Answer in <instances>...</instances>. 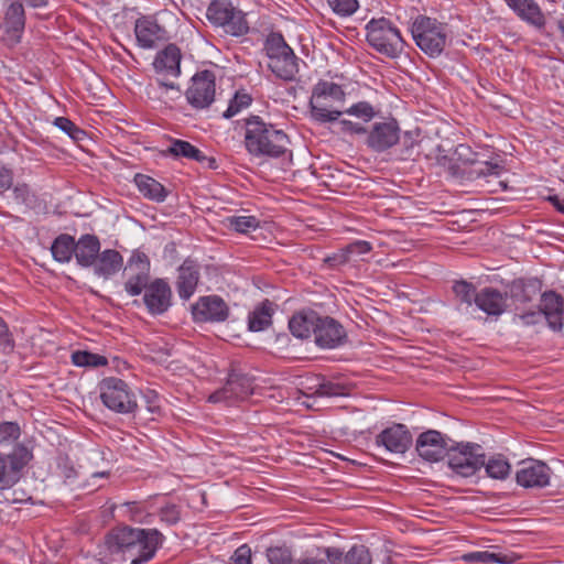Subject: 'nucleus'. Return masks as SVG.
Here are the masks:
<instances>
[{"label":"nucleus","instance_id":"1","mask_svg":"<svg viewBox=\"0 0 564 564\" xmlns=\"http://www.w3.org/2000/svg\"><path fill=\"white\" fill-rule=\"evenodd\" d=\"M164 542L158 529L122 527L113 530L107 539L115 561L128 564H145L151 561Z\"/></svg>","mask_w":564,"mask_h":564},{"label":"nucleus","instance_id":"2","mask_svg":"<svg viewBox=\"0 0 564 564\" xmlns=\"http://www.w3.org/2000/svg\"><path fill=\"white\" fill-rule=\"evenodd\" d=\"M243 143L251 156L278 159L288 151L290 139L284 130L259 116H250L245 119Z\"/></svg>","mask_w":564,"mask_h":564},{"label":"nucleus","instance_id":"3","mask_svg":"<svg viewBox=\"0 0 564 564\" xmlns=\"http://www.w3.org/2000/svg\"><path fill=\"white\" fill-rule=\"evenodd\" d=\"M346 93L341 85L319 79L308 101L311 119L321 124L338 121L343 116Z\"/></svg>","mask_w":564,"mask_h":564},{"label":"nucleus","instance_id":"4","mask_svg":"<svg viewBox=\"0 0 564 564\" xmlns=\"http://www.w3.org/2000/svg\"><path fill=\"white\" fill-rule=\"evenodd\" d=\"M263 51L268 58V68L278 79L286 83L296 80L300 63L304 62L295 55L282 33H269L263 43Z\"/></svg>","mask_w":564,"mask_h":564},{"label":"nucleus","instance_id":"5","mask_svg":"<svg viewBox=\"0 0 564 564\" xmlns=\"http://www.w3.org/2000/svg\"><path fill=\"white\" fill-rule=\"evenodd\" d=\"M365 30L368 44L378 53L389 58H397L403 53L405 41L391 20L384 17L372 18Z\"/></svg>","mask_w":564,"mask_h":564},{"label":"nucleus","instance_id":"6","mask_svg":"<svg viewBox=\"0 0 564 564\" xmlns=\"http://www.w3.org/2000/svg\"><path fill=\"white\" fill-rule=\"evenodd\" d=\"M416 46L429 57H438L448 43L447 24L434 18L417 15L411 25Z\"/></svg>","mask_w":564,"mask_h":564},{"label":"nucleus","instance_id":"7","mask_svg":"<svg viewBox=\"0 0 564 564\" xmlns=\"http://www.w3.org/2000/svg\"><path fill=\"white\" fill-rule=\"evenodd\" d=\"M182 54L175 44H169L162 51L158 52L152 63L155 73L160 76L156 79V87L150 86L156 90L162 97L169 91L175 93V98L181 96V89L174 82L169 78H177L181 75Z\"/></svg>","mask_w":564,"mask_h":564},{"label":"nucleus","instance_id":"8","mask_svg":"<svg viewBox=\"0 0 564 564\" xmlns=\"http://www.w3.org/2000/svg\"><path fill=\"white\" fill-rule=\"evenodd\" d=\"M104 405L119 414H132L138 409V401L129 384L120 378L108 377L99 384Z\"/></svg>","mask_w":564,"mask_h":564},{"label":"nucleus","instance_id":"9","mask_svg":"<svg viewBox=\"0 0 564 564\" xmlns=\"http://www.w3.org/2000/svg\"><path fill=\"white\" fill-rule=\"evenodd\" d=\"M448 466L463 477L475 475L485 465V453L477 443H459L449 448Z\"/></svg>","mask_w":564,"mask_h":564},{"label":"nucleus","instance_id":"10","mask_svg":"<svg viewBox=\"0 0 564 564\" xmlns=\"http://www.w3.org/2000/svg\"><path fill=\"white\" fill-rule=\"evenodd\" d=\"M216 76L213 70L197 72L185 91L187 102L195 109L208 108L215 100Z\"/></svg>","mask_w":564,"mask_h":564},{"label":"nucleus","instance_id":"11","mask_svg":"<svg viewBox=\"0 0 564 564\" xmlns=\"http://www.w3.org/2000/svg\"><path fill=\"white\" fill-rule=\"evenodd\" d=\"M552 470L542 460L528 458L519 464L516 481L527 489H542L551 484Z\"/></svg>","mask_w":564,"mask_h":564},{"label":"nucleus","instance_id":"12","mask_svg":"<svg viewBox=\"0 0 564 564\" xmlns=\"http://www.w3.org/2000/svg\"><path fill=\"white\" fill-rule=\"evenodd\" d=\"M252 390L253 384L250 377L232 371L229 373L226 384L213 392L208 397V401L212 403L226 402L230 404L246 399L252 393Z\"/></svg>","mask_w":564,"mask_h":564},{"label":"nucleus","instance_id":"13","mask_svg":"<svg viewBox=\"0 0 564 564\" xmlns=\"http://www.w3.org/2000/svg\"><path fill=\"white\" fill-rule=\"evenodd\" d=\"M449 438L436 430H427L419 435L415 449L424 460L436 463L449 452Z\"/></svg>","mask_w":564,"mask_h":564},{"label":"nucleus","instance_id":"14","mask_svg":"<svg viewBox=\"0 0 564 564\" xmlns=\"http://www.w3.org/2000/svg\"><path fill=\"white\" fill-rule=\"evenodd\" d=\"M412 434L406 425L393 423L376 436V445L392 454H404L412 445Z\"/></svg>","mask_w":564,"mask_h":564},{"label":"nucleus","instance_id":"15","mask_svg":"<svg viewBox=\"0 0 564 564\" xmlns=\"http://www.w3.org/2000/svg\"><path fill=\"white\" fill-rule=\"evenodd\" d=\"M193 318L202 323H221L229 316V307L218 295L202 296L193 305Z\"/></svg>","mask_w":564,"mask_h":564},{"label":"nucleus","instance_id":"16","mask_svg":"<svg viewBox=\"0 0 564 564\" xmlns=\"http://www.w3.org/2000/svg\"><path fill=\"white\" fill-rule=\"evenodd\" d=\"M137 44L143 50H153L167 40L165 29L152 15H141L134 22Z\"/></svg>","mask_w":564,"mask_h":564},{"label":"nucleus","instance_id":"17","mask_svg":"<svg viewBox=\"0 0 564 564\" xmlns=\"http://www.w3.org/2000/svg\"><path fill=\"white\" fill-rule=\"evenodd\" d=\"M346 332L344 327L334 318L318 316L314 337L318 347L324 349L336 348L344 344L346 339Z\"/></svg>","mask_w":564,"mask_h":564},{"label":"nucleus","instance_id":"18","mask_svg":"<svg viewBox=\"0 0 564 564\" xmlns=\"http://www.w3.org/2000/svg\"><path fill=\"white\" fill-rule=\"evenodd\" d=\"M143 302L152 315L165 313L172 305V290L163 279L152 281L143 295Z\"/></svg>","mask_w":564,"mask_h":564},{"label":"nucleus","instance_id":"19","mask_svg":"<svg viewBox=\"0 0 564 564\" xmlns=\"http://www.w3.org/2000/svg\"><path fill=\"white\" fill-rule=\"evenodd\" d=\"M400 128L395 120L377 122L367 137V145L376 152H383L399 142Z\"/></svg>","mask_w":564,"mask_h":564},{"label":"nucleus","instance_id":"20","mask_svg":"<svg viewBox=\"0 0 564 564\" xmlns=\"http://www.w3.org/2000/svg\"><path fill=\"white\" fill-rule=\"evenodd\" d=\"M539 308L553 330L562 329L564 299L561 294L552 290L543 292L541 294Z\"/></svg>","mask_w":564,"mask_h":564},{"label":"nucleus","instance_id":"21","mask_svg":"<svg viewBox=\"0 0 564 564\" xmlns=\"http://www.w3.org/2000/svg\"><path fill=\"white\" fill-rule=\"evenodd\" d=\"M508 295L498 289L487 286L481 289L476 297V306L491 316H500L507 310Z\"/></svg>","mask_w":564,"mask_h":564},{"label":"nucleus","instance_id":"22","mask_svg":"<svg viewBox=\"0 0 564 564\" xmlns=\"http://www.w3.org/2000/svg\"><path fill=\"white\" fill-rule=\"evenodd\" d=\"M199 281V265L191 260L186 259L178 268V278L176 282L178 296L187 301L195 293Z\"/></svg>","mask_w":564,"mask_h":564},{"label":"nucleus","instance_id":"23","mask_svg":"<svg viewBox=\"0 0 564 564\" xmlns=\"http://www.w3.org/2000/svg\"><path fill=\"white\" fill-rule=\"evenodd\" d=\"M25 25L23 4L19 1L12 2L4 17V33L10 45L20 42Z\"/></svg>","mask_w":564,"mask_h":564},{"label":"nucleus","instance_id":"24","mask_svg":"<svg viewBox=\"0 0 564 564\" xmlns=\"http://www.w3.org/2000/svg\"><path fill=\"white\" fill-rule=\"evenodd\" d=\"M164 154L174 159L193 160L198 163H204L207 161L209 167H216V160L214 158H207L203 151L185 140L171 139V143L164 151Z\"/></svg>","mask_w":564,"mask_h":564},{"label":"nucleus","instance_id":"25","mask_svg":"<svg viewBox=\"0 0 564 564\" xmlns=\"http://www.w3.org/2000/svg\"><path fill=\"white\" fill-rule=\"evenodd\" d=\"M75 246L76 251H74V256L77 264L83 268H91L100 251L99 238L93 234H85L77 241L75 240Z\"/></svg>","mask_w":564,"mask_h":564},{"label":"nucleus","instance_id":"26","mask_svg":"<svg viewBox=\"0 0 564 564\" xmlns=\"http://www.w3.org/2000/svg\"><path fill=\"white\" fill-rule=\"evenodd\" d=\"M123 267L122 254L115 249H105L98 252L97 260L91 268L97 276L106 280L118 273Z\"/></svg>","mask_w":564,"mask_h":564},{"label":"nucleus","instance_id":"27","mask_svg":"<svg viewBox=\"0 0 564 564\" xmlns=\"http://www.w3.org/2000/svg\"><path fill=\"white\" fill-rule=\"evenodd\" d=\"M541 289L542 282L536 278L514 281L511 286V297L517 310H520L519 305L532 302L541 293Z\"/></svg>","mask_w":564,"mask_h":564},{"label":"nucleus","instance_id":"28","mask_svg":"<svg viewBox=\"0 0 564 564\" xmlns=\"http://www.w3.org/2000/svg\"><path fill=\"white\" fill-rule=\"evenodd\" d=\"M308 380L312 384L307 386V389L314 397L334 398L349 394V389L346 384L328 380L323 376H313Z\"/></svg>","mask_w":564,"mask_h":564},{"label":"nucleus","instance_id":"29","mask_svg":"<svg viewBox=\"0 0 564 564\" xmlns=\"http://www.w3.org/2000/svg\"><path fill=\"white\" fill-rule=\"evenodd\" d=\"M519 18L535 26H543L544 15L534 0H505Z\"/></svg>","mask_w":564,"mask_h":564},{"label":"nucleus","instance_id":"30","mask_svg":"<svg viewBox=\"0 0 564 564\" xmlns=\"http://www.w3.org/2000/svg\"><path fill=\"white\" fill-rule=\"evenodd\" d=\"M133 183L142 196L152 202L163 203L169 195V191L159 181L149 175L137 173Z\"/></svg>","mask_w":564,"mask_h":564},{"label":"nucleus","instance_id":"31","mask_svg":"<svg viewBox=\"0 0 564 564\" xmlns=\"http://www.w3.org/2000/svg\"><path fill=\"white\" fill-rule=\"evenodd\" d=\"M273 304L269 300H264L260 305L256 306L248 315V328L251 332H262L272 323Z\"/></svg>","mask_w":564,"mask_h":564},{"label":"nucleus","instance_id":"32","mask_svg":"<svg viewBox=\"0 0 564 564\" xmlns=\"http://www.w3.org/2000/svg\"><path fill=\"white\" fill-rule=\"evenodd\" d=\"M317 319L318 316L313 312L294 314L289 321V329L297 338H308L314 334Z\"/></svg>","mask_w":564,"mask_h":564},{"label":"nucleus","instance_id":"33","mask_svg":"<svg viewBox=\"0 0 564 564\" xmlns=\"http://www.w3.org/2000/svg\"><path fill=\"white\" fill-rule=\"evenodd\" d=\"M75 249V238L67 234L58 235L51 246L53 259L59 263H68L74 256V251H76Z\"/></svg>","mask_w":564,"mask_h":564},{"label":"nucleus","instance_id":"34","mask_svg":"<svg viewBox=\"0 0 564 564\" xmlns=\"http://www.w3.org/2000/svg\"><path fill=\"white\" fill-rule=\"evenodd\" d=\"M462 558L467 563L511 564L516 562V556L512 553H501L494 551L468 552L464 554Z\"/></svg>","mask_w":564,"mask_h":564},{"label":"nucleus","instance_id":"35","mask_svg":"<svg viewBox=\"0 0 564 564\" xmlns=\"http://www.w3.org/2000/svg\"><path fill=\"white\" fill-rule=\"evenodd\" d=\"M482 467L488 477L498 480L507 479L511 473L509 460L501 454L492 455L488 460L485 459Z\"/></svg>","mask_w":564,"mask_h":564},{"label":"nucleus","instance_id":"36","mask_svg":"<svg viewBox=\"0 0 564 564\" xmlns=\"http://www.w3.org/2000/svg\"><path fill=\"white\" fill-rule=\"evenodd\" d=\"M235 8L230 0H213L207 8L206 17L212 24L220 26L228 22L227 18L229 19Z\"/></svg>","mask_w":564,"mask_h":564},{"label":"nucleus","instance_id":"37","mask_svg":"<svg viewBox=\"0 0 564 564\" xmlns=\"http://www.w3.org/2000/svg\"><path fill=\"white\" fill-rule=\"evenodd\" d=\"M122 507L126 508V513L131 521L145 524L153 523L155 514L151 512L149 502L129 501L124 502Z\"/></svg>","mask_w":564,"mask_h":564},{"label":"nucleus","instance_id":"38","mask_svg":"<svg viewBox=\"0 0 564 564\" xmlns=\"http://www.w3.org/2000/svg\"><path fill=\"white\" fill-rule=\"evenodd\" d=\"M467 162L475 166L471 170V174L476 177H499L505 171L502 164L494 161H480L477 154H474L473 158L467 159Z\"/></svg>","mask_w":564,"mask_h":564},{"label":"nucleus","instance_id":"39","mask_svg":"<svg viewBox=\"0 0 564 564\" xmlns=\"http://www.w3.org/2000/svg\"><path fill=\"white\" fill-rule=\"evenodd\" d=\"M228 22H224L220 26L224 31L231 36H242L249 32V24L246 19V14L235 8L232 14H229Z\"/></svg>","mask_w":564,"mask_h":564},{"label":"nucleus","instance_id":"40","mask_svg":"<svg viewBox=\"0 0 564 564\" xmlns=\"http://www.w3.org/2000/svg\"><path fill=\"white\" fill-rule=\"evenodd\" d=\"M228 22H224L220 26L224 31L231 36H242L249 32V24L246 19V14L235 8L232 14H229Z\"/></svg>","mask_w":564,"mask_h":564},{"label":"nucleus","instance_id":"41","mask_svg":"<svg viewBox=\"0 0 564 564\" xmlns=\"http://www.w3.org/2000/svg\"><path fill=\"white\" fill-rule=\"evenodd\" d=\"M297 564H326L324 561L314 558H306ZM344 564H371V556L369 551L364 546H352L347 552V557Z\"/></svg>","mask_w":564,"mask_h":564},{"label":"nucleus","instance_id":"42","mask_svg":"<svg viewBox=\"0 0 564 564\" xmlns=\"http://www.w3.org/2000/svg\"><path fill=\"white\" fill-rule=\"evenodd\" d=\"M72 362L77 367L97 368L108 365L105 356L87 350H76L72 354Z\"/></svg>","mask_w":564,"mask_h":564},{"label":"nucleus","instance_id":"43","mask_svg":"<svg viewBox=\"0 0 564 564\" xmlns=\"http://www.w3.org/2000/svg\"><path fill=\"white\" fill-rule=\"evenodd\" d=\"M453 293L455 299L460 304H465L468 307L471 306L473 303L476 304V297L478 292L473 283L467 282L465 280L456 281L453 284Z\"/></svg>","mask_w":564,"mask_h":564},{"label":"nucleus","instance_id":"44","mask_svg":"<svg viewBox=\"0 0 564 564\" xmlns=\"http://www.w3.org/2000/svg\"><path fill=\"white\" fill-rule=\"evenodd\" d=\"M150 280V273H132L129 272V278L124 283V290L130 296H138L142 293V291L145 292V288L148 285Z\"/></svg>","mask_w":564,"mask_h":564},{"label":"nucleus","instance_id":"45","mask_svg":"<svg viewBox=\"0 0 564 564\" xmlns=\"http://www.w3.org/2000/svg\"><path fill=\"white\" fill-rule=\"evenodd\" d=\"M228 226L240 234L254 231L260 227L256 216H230L227 218Z\"/></svg>","mask_w":564,"mask_h":564},{"label":"nucleus","instance_id":"46","mask_svg":"<svg viewBox=\"0 0 564 564\" xmlns=\"http://www.w3.org/2000/svg\"><path fill=\"white\" fill-rule=\"evenodd\" d=\"M124 271L132 273H150V259L149 257L139 249H134L131 252L130 258L124 267Z\"/></svg>","mask_w":564,"mask_h":564},{"label":"nucleus","instance_id":"47","mask_svg":"<svg viewBox=\"0 0 564 564\" xmlns=\"http://www.w3.org/2000/svg\"><path fill=\"white\" fill-rule=\"evenodd\" d=\"M252 102V98L245 91H237L230 99L227 109L224 111V118L229 119L235 117L245 108L249 107Z\"/></svg>","mask_w":564,"mask_h":564},{"label":"nucleus","instance_id":"48","mask_svg":"<svg viewBox=\"0 0 564 564\" xmlns=\"http://www.w3.org/2000/svg\"><path fill=\"white\" fill-rule=\"evenodd\" d=\"M344 113L359 118L365 122H369L376 117L375 107L369 101H358L348 108H343Z\"/></svg>","mask_w":564,"mask_h":564},{"label":"nucleus","instance_id":"49","mask_svg":"<svg viewBox=\"0 0 564 564\" xmlns=\"http://www.w3.org/2000/svg\"><path fill=\"white\" fill-rule=\"evenodd\" d=\"M332 12L339 18H349L359 9L358 0H326Z\"/></svg>","mask_w":564,"mask_h":564},{"label":"nucleus","instance_id":"50","mask_svg":"<svg viewBox=\"0 0 564 564\" xmlns=\"http://www.w3.org/2000/svg\"><path fill=\"white\" fill-rule=\"evenodd\" d=\"M160 522L165 525H175L181 520V507L175 503H165L158 508Z\"/></svg>","mask_w":564,"mask_h":564},{"label":"nucleus","instance_id":"51","mask_svg":"<svg viewBox=\"0 0 564 564\" xmlns=\"http://www.w3.org/2000/svg\"><path fill=\"white\" fill-rule=\"evenodd\" d=\"M54 124L75 141H80L86 135V132L83 129L77 127L70 119L66 117H56Z\"/></svg>","mask_w":564,"mask_h":564},{"label":"nucleus","instance_id":"52","mask_svg":"<svg viewBox=\"0 0 564 564\" xmlns=\"http://www.w3.org/2000/svg\"><path fill=\"white\" fill-rule=\"evenodd\" d=\"M56 468L65 481H74L78 477V470L74 462L67 455H59L56 459Z\"/></svg>","mask_w":564,"mask_h":564},{"label":"nucleus","instance_id":"53","mask_svg":"<svg viewBox=\"0 0 564 564\" xmlns=\"http://www.w3.org/2000/svg\"><path fill=\"white\" fill-rule=\"evenodd\" d=\"M270 564H291L292 557L288 550L282 547H270L267 553Z\"/></svg>","mask_w":564,"mask_h":564},{"label":"nucleus","instance_id":"54","mask_svg":"<svg viewBox=\"0 0 564 564\" xmlns=\"http://www.w3.org/2000/svg\"><path fill=\"white\" fill-rule=\"evenodd\" d=\"M143 400L145 402L147 410L152 414L161 413V399L160 394L155 390H145L143 392Z\"/></svg>","mask_w":564,"mask_h":564},{"label":"nucleus","instance_id":"55","mask_svg":"<svg viewBox=\"0 0 564 564\" xmlns=\"http://www.w3.org/2000/svg\"><path fill=\"white\" fill-rule=\"evenodd\" d=\"M0 347L3 351L10 352L14 348V340L9 332L7 323L0 317Z\"/></svg>","mask_w":564,"mask_h":564},{"label":"nucleus","instance_id":"56","mask_svg":"<svg viewBox=\"0 0 564 564\" xmlns=\"http://www.w3.org/2000/svg\"><path fill=\"white\" fill-rule=\"evenodd\" d=\"M232 564H251V549L247 544L240 545L231 556Z\"/></svg>","mask_w":564,"mask_h":564},{"label":"nucleus","instance_id":"57","mask_svg":"<svg viewBox=\"0 0 564 564\" xmlns=\"http://www.w3.org/2000/svg\"><path fill=\"white\" fill-rule=\"evenodd\" d=\"M371 249H372V246L370 242H368L366 240H356L346 247V252L348 253V257L350 258L351 254H366V253L370 252Z\"/></svg>","mask_w":564,"mask_h":564},{"label":"nucleus","instance_id":"58","mask_svg":"<svg viewBox=\"0 0 564 564\" xmlns=\"http://www.w3.org/2000/svg\"><path fill=\"white\" fill-rule=\"evenodd\" d=\"M20 436V427L14 422H3L0 424V437L17 440Z\"/></svg>","mask_w":564,"mask_h":564},{"label":"nucleus","instance_id":"59","mask_svg":"<svg viewBox=\"0 0 564 564\" xmlns=\"http://www.w3.org/2000/svg\"><path fill=\"white\" fill-rule=\"evenodd\" d=\"M14 199L22 204H29L32 198V193L26 184H17L13 187Z\"/></svg>","mask_w":564,"mask_h":564},{"label":"nucleus","instance_id":"60","mask_svg":"<svg viewBox=\"0 0 564 564\" xmlns=\"http://www.w3.org/2000/svg\"><path fill=\"white\" fill-rule=\"evenodd\" d=\"M13 184V171L0 164V194L9 189Z\"/></svg>","mask_w":564,"mask_h":564},{"label":"nucleus","instance_id":"61","mask_svg":"<svg viewBox=\"0 0 564 564\" xmlns=\"http://www.w3.org/2000/svg\"><path fill=\"white\" fill-rule=\"evenodd\" d=\"M339 124L344 132L352 133V134H364L367 132V129L360 123L354 122L351 120L341 119L339 120Z\"/></svg>","mask_w":564,"mask_h":564},{"label":"nucleus","instance_id":"62","mask_svg":"<svg viewBox=\"0 0 564 564\" xmlns=\"http://www.w3.org/2000/svg\"><path fill=\"white\" fill-rule=\"evenodd\" d=\"M325 554L330 564H344L347 557V553L344 555L337 547H327Z\"/></svg>","mask_w":564,"mask_h":564},{"label":"nucleus","instance_id":"63","mask_svg":"<svg viewBox=\"0 0 564 564\" xmlns=\"http://www.w3.org/2000/svg\"><path fill=\"white\" fill-rule=\"evenodd\" d=\"M348 253L346 252V248L339 250L338 252L334 253L330 257L326 258V262L329 263L332 267H339L349 261Z\"/></svg>","mask_w":564,"mask_h":564},{"label":"nucleus","instance_id":"64","mask_svg":"<svg viewBox=\"0 0 564 564\" xmlns=\"http://www.w3.org/2000/svg\"><path fill=\"white\" fill-rule=\"evenodd\" d=\"M541 315H542V313L540 312V308H539L538 311L523 312V313L519 314L518 316L522 321L523 324L534 325L539 322Z\"/></svg>","mask_w":564,"mask_h":564}]
</instances>
